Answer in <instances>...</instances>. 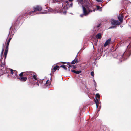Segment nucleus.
Here are the masks:
<instances>
[{
    "mask_svg": "<svg viewBox=\"0 0 131 131\" xmlns=\"http://www.w3.org/2000/svg\"><path fill=\"white\" fill-rule=\"evenodd\" d=\"M83 9L84 15H86L89 14L90 12H92L90 10L89 8L87 6H83Z\"/></svg>",
    "mask_w": 131,
    "mask_h": 131,
    "instance_id": "1",
    "label": "nucleus"
},
{
    "mask_svg": "<svg viewBox=\"0 0 131 131\" xmlns=\"http://www.w3.org/2000/svg\"><path fill=\"white\" fill-rule=\"evenodd\" d=\"M111 23L112 25H119L120 24L119 21H116L113 19L112 20Z\"/></svg>",
    "mask_w": 131,
    "mask_h": 131,
    "instance_id": "2",
    "label": "nucleus"
},
{
    "mask_svg": "<svg viewBox=\"0 0 131 131\" xmlns=\"http://www.w3.org/2000/svg\"><path fill=\"white\" fill-rule=\"evenodd\" d=\"M111 38L107 40L105 42V43L104 45V46L105 47L106 46L109 45L111 42Z\"/></svg>",
    "mask_w": 131,
    "mask_h": 131,
    "instance_id": "3",
    "label": "nucleus"
},
{
    "mask_svg": "<svg viewBox=\"0 0 131 131\" xmlns=\"http://www.w3.org/2000/svg\"><path fill=\"white\" fill-rule=\"evenodd\" d=\"M34 9L35 10L34 12H35V11L38 10V11H41L42 10V8L41 7L39 6H37L36 7H34Z\"/></svg>",
    "mask_w": 131,
    "mask_h": 131,
    "instance_id": "4",
    "label": "nucleus"
},
{
    "mask_svg": "<svg viewBox=\"0 0 131 131\" xmlns=\"http://www.w3.org/2000/svg\"><path fill=\"white\" fill-rule=\"evenodd\" d=\"M123 15L122 14H121L120 15L118 16V19L119 21L121 22H122L123 20Z\"/></svg>",
    "mask_w": 131,
    "mask_h": 131,
    "instance_id": "5",
    "label": "nucleus"
},
{
    "mask_svg": "<svg viewBox=\"0 0 131 131\" xmlns=\"http://www.w3.org/2000/svg\"><path fill=\"white\" fill-rule=\"evenodd\" d=\"M72 72L76 74H79V73H80L81 72V71H76L75 70H72Z\"/></svg>",
    "mask_w": 131,
    "mask_h": 131,
    "instance_id": "6",
    "label": "nucleus"
},
{
    "mask_svg": "<svg viewBox=\"0 0 131 131\" xmlns=\"http://www.w3.org/2000/svg\"><path fill=\"white\" fill-rule=\"evenodd\" d=\"M95 102L96 106V108L98 107V105H99V102L98 99L96 98V99H95Z\"/></svg>",
    "mask_w": 131,
    "mask_h": 131,
    "instance_id": "7",
    "label": "nucleus"
},
{
    "mask_svg": "<svg viewBox=\"0 0 131 131\" xmlns=\"http://www.w3.org/2000/svg\"><path fill=\"white\" fill-rule=\"evenodd\" d=\"M20 80H22L23 81H25L27 79V78L25 77H23L19 78Z\"/></svg>",
    "mask_w": 131,
    "mask_h": 131,
    "instance_id": "8",
    "label": "nucleus"
},
{
    "mask_svg": "<svg viewBox=\"0 0 131 131\" xmlns=\"http://www.w3.org/2000/svg\"><path fill=\"white\" fill-rule=\"evenodd\" d=\"M101 34L100 33H99L96 36V37L97 39H100L101 38Z\"/></svg>",
    "mask_w": 131,
    "mask_h": 131,
    "instance_id": "9",
    "label": "nucleus"
},
{
    "mask_svg": "<svg viewBox=\"0 0 131 131\" xmlns=\"http://www.w3.org/2000/svg\"><path fill=\"white\" fill-rule=\"evenodd\" d=\"M77 62V60L75 59L73 60L71 62V64H75V63Z\"/></svg>",
    "mask_w": 131,
    "mask_h": 131,
    "instance_id": "10",
    "label": "nucleus"
},
{
    "mask_svg": "<svg viewBox=\"0 0 131 131\" xmlns=\"http://www.w3.org/2000/svg\"><path fill=\"white\" fill-rule=\"evenodd\" d=\"M60 67L63 68L64 69L66 70H67V68H66V66H60Z\"/></svg>",
    "mask_w": 131,
    "mask_h": 131,
    "instance_id": "11",
    "label": "nucleus"
},
{
    "mask_svg": "<svg viewBox=\"0 0 131 131\" xmlns=\"http://www.w3.org/2000/svg\"><path fill=\"white\" fill-rule=\"evenodd\" d=\"M58 68V67L57 66H56L53 69V70L54 71V72L56 71L57 69Z\"/></svg>",
    "mask_w": 131,
    "mask_h": 131,
    "instance_id": "12",
    "label": "nucleus"
},
{
    "mask_svg": "<svg viewBox=\"0 0 131 131\" xmlns=\"http://www.w3.org/2000/svg\"><path fill=\"white\" fill-rule=\"evenodd\" d=\"M7 51H6V49L4 53V55L5 56V58H6V55L7 54Z\"/></svg>",
    "mask_w": 131,
    "mask_h": 131,
    "instance_id": "13",
    "label": "nucleus"
},
{
    "mask_svg": "<svg viewBox=\"0 0 131 131\" xmlns=\"http://www.w3.org/2000/svg\"><path fill=\"white\" fill-rule=\"evenodd\" d=\"M11 39V38H9V39L8 41V42H7V45H8L7 46H8V45L9 44L10 41Z\"/></svg>",
    "mask_w": 131,
    "mask_h": 131,
    "instance_id": "14",
    "label": "nucleus"
},
{
    "mask_svg": "<svg viewBox=\"0 0 131 131\" xmlns=\"http://www.w3.org/2000/svg\"><path fill=\"white\" fill-rule=\"evenodd\" d=\"M84 0H78V1L79 3H82L83 2V1Z\"/></svg>",
    "mask_w": 131,
    "mask_h": 131,
    "instance_id": "15",
    "label": "nucleus"
},
{
    "mask_svg": "<svg viewBox=\"0 0 131 131\" xmlns=\"http://www.w3.org/2000/svg\"><path fill=\"white\" fill-rule=\"evenodd\" d=\"M97 10H99L100 11L101 10V7H99L98 6H97Z\"/></svg>",
    "mask_w": 131,
    "mask_h": 131,
    "instance_id": "16",
    "label": "nucleus"
},
{
    "mask_svg": "<svg viewBox=\"0 0 131 131\" xmlns=\"http://www.w3.org/2000/svg\"><path fill=\"white\" fill-rule=\"evenodd\" d=\"M96 97H98V98H99L100 97V96L98 94H96Z\"/></svg>",
    "mask_w": 131,
    "mask_h": 131,
    "instance_id": "17",
    "label": "nucleus"
},
{
    "mask_svg": "<svg viewBox=\"0 0 131 131\" xmlns=\"http://www.w3.org/2000/svg\"><path fill=\"white\" fill-rule=\"evenodd\" d=\"M32 77L35 80H36L37 79V77L36 75H34Z\"/></svg>",
    "mask_w": 131,
    "mask_h": 131,
    "instance_id": "18",
    "label": "nucleus"
},
{
    "mask_svg": "<svg viewBox=\"0 0 131 131\" xmlns=\"http://www.w3.org/2000/svg\"><path fill=\"white\" fill-rule=\"evenodd\" d=\"M5 66V65L4 64H3V65L1 66V69H3L4 67Z\"/></svg>",
    "mask_w": 131,
    "mask_h": 131,
    "instance_id": "19",
    "label": "nucleus"
},
{
    "mask_svg": "<svg viewBox=\"0 0 131 131\" xmlns=\"http://www.w3.org/2000/svg\"><path fill=\"white\" fill-rule=\"evenodd\" d=\"M91 74L92 76H94V73L93 72H91Z\"/></svg>",
    "mask_w": 131,
    "mask_h": 131,
    "instance_id": "20",
    "label": "nucleus"
},
{
    "mask_svg": "<svg viewBox=\"0 0 131 131\" xmlns=\"http://www.w3.org/2000/svg\"><path fill=\"white\" fill-rule=\"evenodd\" d=\"M49 80H48L46 82V84H49L50 83V82L49 83Z\"/></svg>",
    "mask_w": 131,
    "mask_h": 131,
    "instance_id": "21",
    "label": "nucleus"
},
{
    "mask_svg": "<svg viewBox=\"0 0 131 131\" xmlns=\"http://www.w3.org/2000/svg\"><path fill=\"white\" fill-rule=\"evenodd\" d=\"M115 28V27L114 26H112L111 27H110V28Z\"/></svg>",
    "mask_w": 131,
    "mask_h": 131,
    "instance_id": "22",
    "label": "nucleus"
},
{
    "mask_svg": "<svg viewBox=\"0 0 131 131\" xmlns=\"http://www.w3.org/2000/svg\"><path fill=\"white\" fill-rule=\"evenodd\" d=\"M51 10H52V11H51V12H52V13H56V12L55 11H54V10H52V9H51Z\"/></svg>",
    "mask_w": 131,
    "mask_h": 131,
    "instance_id": "23",
    "label": "nucleus"
},
{
    "mask_svg": "<svg viewBox=\"0 0 131 131\" xmlns=\"http://www.w3.org/2000/svg\"><path fill=\"white\" fill-rule=\"evenodd\" d=\"M23 72L21 73L20 74L19 76H21L23 75Z\"/></svg>",
    "mask_w": 131,
    "mask_h": 131,
    "instance_id": "24",
    "label": "nucleus"
},
{
    "mask_svg": "<svg viewBox=\"0 0 131 131\" xmlns=\"http://www.w3.org/2000/svg\"><path fill=\"white\" fill-rule=\"evenodd\" d=\"M10 71H11V74H13V70H12V69H11L10 70Z\"/></svg>",
    "mask_w": 131,
    "mask_h": 131,
    "instance_id": "25",
    "label": "nucleus"
},
{
    "mask_svg": "<svg viewBox=\"0 0 131 131\" xmlns=\"http://www.w3.org/2000/svg\"><path fill=\"white\" fill-rule=\"evenodd\" d=\"M98 2H101L102 1V0H96Z\"/></svg>",
    "mask_w": 131,
    "mask_h": 131,
    "instance_id": "26",
    "label": "nucleus"
},
{
    "mask_svg": "<svg viewBox=\"0 0 131 131\" xmlns=\"http://www.w3.org/2000/svg\"><path fill=\"white\" fill-rule=\"evenodd\" d=\"M4 49H3L2 50V52H1V54H2L3 53V51H4Z\"/></svg>",
    "mask_w": 131,
    "mask_h": 131,
    "instance_id": "27",
    "label": "nucleus"
},
{
    "mask_svg": "<svg viewBox=\"0 0 131 131\" xmlns=\"http://www.w3.org/2000/svg\"><path fill=\"white\" fill-rule=\"evenodd\" d=\"M72 4L71 3L70 5V6L72 7Z\"/></svg>",
    "mask_w": 131,
    "mask_h": 131,
    "instance_id": "28",
    "label": "nucleus"
},
{
    "mask_svg": "<svg viewBox=\"0 0 131 131\" xmlns=\"http://www.w3.org/2000/svg\"><path fill=\"white\" fill-rule=\"evenodd\" d=\"M84 15V14H82V15H80V16H81V17H82Z\"/></svg>",
    "mask_w": 131,
    "mask_h": 131,
    "instance_id": "29",
    "label": "nucleus"
},
{
    "mask_svg": "<svg viewBox=\"0 0 131 131\" xmlns=\"http://www.w3.org/2000/svg\"><path fill=\"white\" fill-rule=\"evenodd\" d=\"M62 13L63 14H66V12H62Z\"/></svg>",
    "mask_w": 131,
    "mask_h": 131,
    "instance_id": "30",
    "label": "nucleus"
},
{
    "mask_svg": "<svg viewBox=\"0 0 131 131\" xmlns=\"http://www.w3.org/2000/svg\"><path fill=\"white\" fill-rule=\"evenodd\" d=\"M6 51H8V48L7 47V48H6Z\"/></svg>",
    "mask_w": 131,
    "mask_h": 131,
    "instance_id": "31",
    "label": "nucleus"
},
{
    "mask_svg": "<svg viewBox=\"0 0 131 131\" xmlns=\"http://www.w3.org/2000/svg\"><path fill=\"white\" fill-rule=\"evenodd\" d=\"M73 68H74L75 69V68H76V67H75L74 66H73Z\"/></svg>",
    "mask_w": 131,
    "mask_h": 131,
    "instance_id": "32",
    "label": "nucleus"
},
{
    "mask_svg": "<svg viewBox=\"0 0 131 131\" xmlns=\"http://www.w3.org/2000/svg\"><path fill=\"white\" fill-rule=\"evenodd\" d=\"M71 66H69V67H68V68H70V67H71Z\"/></svg>",
    "mask_w": 131,
    "mask_h": 131,
    "instance_id": "33",
    "label": "nucleus"
},
{
    "mask_svg": "<svg viewBox=\"0 0 131 131\" xmlns=\"http://www.w3.org/2000/svg\"><path fill=\"white\" fill-rule=\"evenodd\" d=\"M69 0V1H73V0Z\"/></svg>",
    "mask_w": 131,
    "mask_h": 131,
    "instance_id": "34",
    "label": "nucleus"
},
{
    "mask_svg": "<svg viewBox=\"0 0 131 131\" xmlns=\"http://www.w3.org/2000/svg\"><path fill=\"white\" fill-rule=\"evenodd\" d=\"M62 63H63V64H65V63H65V62H63Z\"/></svg>",
    "mask_w": 131,
    "mask_h": 131,
    "instance_id": "35",
    "label": "nucleus"
},
{
    "mask_svg": "<svg viewBox=\"0 0 131 131\" xmlns=\"http://www.w3.org/2000/svg\"><path fill=\"white\" fill-rule=\"evenodd\" d=\"M100 26V25H99V26H98V27H99V26Z\"/></svg>",
    "mask_w": 131,
    "mask_h": 131,
    "instance_id": "36",
    "label": "nucleus"
}]
</instances>
